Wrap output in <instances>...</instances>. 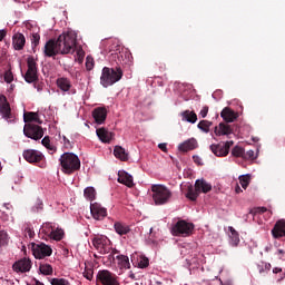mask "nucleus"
<instances>
[{"label":"nucleus","mask_w":285,"mask_h":285,"mask_svg":"<svg viewBox=\"0 0 285 285\" xmlns=\"http://www.w3.org/2000/svg\"><path fill=\"white\" fill-rule=\"evenodd\" d=\"M232 155H233V157H237V158L244 159L245 150H244L243 147L235 146L232 149Z\"/></svg>","instance_id":"nucleus-43"},{"label":"nucleus","mask_w":285,"mask_h":285,"mask_svg":"<svg viewBox=\"0 0 285 285\" xmlns=\"http://www.w3.org/2000/svg\"><path fill=\"white\" fill-rule=\"evenodd\" d=\"M235 193H237V195H239V193H242V187H239V185H236Z\"/></svg>","instance_id":"nucleus-60"},{"label":"nucleus","mask_w":285,"mask_h":285,"mask_svg":"<svg viewBox=\"0 0 285 285\" xmlns=\"http://www.w3.org/2000/svg\"><path fill=\"white\" fill-rule=\"evenodd\" d=\"M193 230H195V225L187 220H178L170 228V233L174 237H190Z\"/></svg>","instance_id":"nucleus-5"},{"label":"nucleus","mask_w":285,"mask_h":285,"mask_svg":"<svg viewBox=\"0 0 285 285\" xmlns=\"http://www.w3.org/2000/svg\"><path fill=\"white\" fill-rule=\"evenodd\" d=\"M220 117L226 121L227 124H233L238 117L239 114L235 112L233 109L226 107L222 110Z\"/></svg>","instance_id":"nucleus-25"},{"label":"nucleus","mask_w":285,"mask_h":285,"mask_svg":"<svg viewBox=\"0 0 285 285\" xmlns=\"http://www.w3.org/2000/svg\"><path fill=\"white\" fill-rule=\"evenodd\" d=\"M12 43L14 50H23V46H26V36H23V33H16L12 38Z\"/></svg>","instance_id":"nucleus-29"},{"label":"nucleus","mask_w":285,"mask_h":285,"mask_svg":"<svg viewBox=\"0 0 285 285\" xmlns=\"http://www.w3.org/2000/svg\"><path fill=\"white\" fill-rule=\"evenodd\" d=\"M159 150L163 153H168V145L166 142H161L158 145Z\"/></svg>","instance_id":"nucleus-55"},{"label":"nucleus","mask_w":285,"mask_h":285,"mask_svg":"<svg viewBox=\"0 0 285 285\" xmlns=\"http://www.w3.org/2000/svg\"><path fill=\"white\" fill-rule=\"evenodd\" d=\"M131 279H135V274H130Z\"/></svg>","instance_id":"nucleus-63"},{"label":"nucleus","mask_w":285,"mask_h":285,"mask_svg":"<svg viewBox=\"0 0 285 285\" xmlns=\"http://www.w3.org/2000/svg\"><path fill=\"white\" fill-rule=\"evenodd\" d=\"M214 132L217 137H224L233 135V128H230V125L226 122H220L218 126L215 127Z\"/></svg>","instance_id":"nucleus-26"},{"label":"nucleus","mask_w":285,"mask_h":285,"mask_svg":"<svg viewBox=\"0 0 285 285\" xmlns=\"http://www.w3.org/2000/svg\"><path fill=\"white\" fill-rule=\"evenodd\" d=\"M39 272L41 273V275H52V273H53L52 265L41 264L39 266Z\"/></svg>","instance_id":"nucleus-42"},{"label":"nucleus","mask_w":285,"mask_h":285,"mask_svg":"<svg viewBox=\"0 0 285 285\" xmlns=\"http://www.w3.org/2000/svg\"><path fill=\"white\" fill-rule=\"evenodd\" d=\"M12 268L14 273H30V268H32V262L29 258H22L16 262Z\"/></svg>","instance_id":"nucleus-16"},{"label":"nucleus","mask_w":285,"mask_h":285,"mask_svg":"<svg viewBox=\"0 0 285 285\" xmlns=\"http://www.w3.org/2000/svg\"><path fill=\"white\" fill-rule=\"evenodd\" d=\"M229 230V239H230V244L232 246H239V233L237 230H235V227L229 226L228 227Z\"/></svg>","instance_id":"nucleus-35"},{"label":"nucleus","mask_w":285,"mask_h":285,"mask_svg":"<svg viewBox=\"0 0 285 285\" xmlns=\"http://www.w3.org/2000/svg\"><path fill=\"white\" fill-rule=\"evenodd\" d=\"M183 120L188 121L189 124H196L197 114L195 111L186 110L181 114Z\"/></svg>","instance_id":"nucleus-36"},{"label":"nucleus","mask_w":285,"mask_h":285,"mask_svg":"<svg viewBox=\"0 0 285 285\" xmlns=\"http://www.w3.org/2000/svg\"><path fill=\"white\" fill-rule=\"evenodd\" d=\"M194 161L197 164V166H202V158L199 156H193Z\"/></svg>","instance_id":"nucleus-56"},{"label":"nucleus","mask_w":285,"mask_h":285,"mask_svg":"<svg viewBox=\"0 0 285 285\" xmlns=\"http://www.w3.org/2000/svg\"><path fill=\"white\" fill-rule=\"evenodd\" d=\"M32 254L36 259H43L45 257H50L52 255V247L41 243L32 245Z\"/></svg>","instance_id":"nucleus-12"},{"label":"nucleus","mask_w":285,"mask_h":285,"mask_svg":"<svg viewBox=\"0 0 285 285\" xmlns=\"http://www.w3.org/2000/svg\"><path fill=\"white\" fill-rule=\"evenodd\" d=\"M250 174L242 175L238 177L239 184L244 190H246V188H248V186L250 185Z\"/></svg>","instance_id":"nucleus-39"},{"label":"nucleus","mask_w":285,"mask_h":285,"mask_svg":"<svg viewBox=\"0 0 285 285\" xmlns=\"http://www.w3.org/2000/svg\"><path fill=\"white\" fill-rule=\"evenodd\" d=\"M16 1H18V3H28V1L30 0H16Z\"/></svg>","instance_id":"nucleus-61"},{"label":"nucleus","mask_w":285,"mask_h":285,"mask_svg":"<svg viewBox=\"0 0 285 285\" xmlns=\"http://www.w3.org/2000/svg\"><path fill=\"white\" fill-rule=\"evenodd\" d=\"M277 255H284V250L278 249V250H277Z\"/></svg>","instance_id":"nucleus-62"},{"label":"nucleus","mask_w":285,"mask_h":285,"mask_svg":"<svg viewBox=\"0 0 285 285\" xmlns=\"http://www.w3.org/2000/svg\"><path fill=\"white\" fill-rule=\"evenodd\" d=\"M0 115L8 124H14L17 121V115L12 112L10 102H8V98L3 95H0Z\"/></svg>","instance_id":"nucleus-8"},{"label":"nucleus","mask_w":285,"mask_h":285,"mask_svg":"<svg viewBox=\"0 0 285 285\" xmlns=\"http://www.w3.org/2000/svg\"><path fill=\"white\" fill-rule=\"evenodd\" d=\"M121 77H124V71H121V69L105 67L100 77V83L104 88H108V86H112L117 83V81H120Z\"/></svg>","instance_id":"nucleus-4"},{"label":"nucleus","mask_w":285,"mask_h":285,"mask_svg":"<svg viewBox=\"0 0 285 285\" xmlns=\"http://www.w3.org/2000/svg\"><path fill=\"white\" fill-rule=\"evenodd\" d=\"M42 146H45V148H47V150H50V153H57V146L50 144V137H45L41 140Z\"/></svg>","instance_id":"nucleus-40"},{"label":"nucleus","mask_w":285,"mask_h":285,"mask_svg":"<svg viewBox=\"0 0 285 285\" xmlns=\"http://www.w3.org/2000/svg\"><path fill=\"white\" fill-rule=\"evenodd\" d=\"M27 72L24 75V81H27V83H35V81H37V79H39V73L37 70V61L35 60V58L29 57L27 60Z\"/></svg>","instance_id":"nucleus-10"},{"label":"nucleus","mask_w":285,"mask_h":285,"mask_svg":"<svg viewBox=\"0 0 285 285\" xmlns=\"http://www.w3.org/2000/svg\"><path fill=\"white\" fill-rule=\"evenodd\" d=\"M96 135L102 144H110L112 139H115V134L112 131H108L106 128L97 129Z\"/></svg>","instance_id":"nucleus-18"},{"label":"nucleus","mask_w":285,"mask_h":285,"mask_svg":"<svg viewBox=\"0 0 285 285\" xmlns=\"http://www.w3.org/2000/svg\"><path fill=\"white\" fill-rule=\"evenodd\" d=\"M4 81L7 83H12V81H14V76L12 75V71L4 72Z\"/></svg>","instance_id":"nucleus-50"},{"label":"nucleus","mask_w":285,"mask_h":285,"mask_svg":"<svg viewBox=\"0 0 285 285\" xmlns=\"http://www.w3.org/2000/svg\"><path fill=\"white\" fill-rule=\"evenodd\" d=\"M61 173L65 175H73L81 169V159L73 153H65L59 158Z\"/></svg>","instance_id":"nucleus-2"},{"label":"nucleus","mask_w":285,"mask_h":285,"mask_svg":"<svg viewBox=\"0 0 285 285\" xmlns=\"http://www.w3.org/2000/svg\"><path fill=\"white\" fill-rule=\"evenodd\" d=\"M6 35H7V32H6V30H0V41H3V39H6Z\"/></svg>","instance_id":"nucleus-57"},{"label":"nucleus","mask_w":285,"mask_h":285,"mask_svg":"<svg viewBox=\"0 0 285 285\" xmlns=\"http://www.w3.org/2000/svg\"><path fill=\"white\" fill-rule=\"evenodd\" d=\"M243 159L245 161H253L256 159L255 151L253 149L245 151Z\"/></svg>","instance_id":"nucleus-48"},{"label":"nucleus","mask_w":285,"mask_h":285,"mask_svg":"<svg viewBox=\"0 0 285 285\" xmlns=\"http://www.w3.org/2000/svg\"><path fill=\"white\" fill-rule=\"evenodd\" d=\"M91 243L100 255H108V253L112 250V243L110 242V238L105 235L94 236Z\"/></svg>","instance_id":"nucleus-7"},{"label":"nucleus","mask_w":285,"mask_h":285,"mask_svg":"<svg viewBox=\"0 0 285 285\" xmlns=\"http://www.w3.org/2000/svg\"><path fill=\"white\" fill-rule=\"evenodd\" d=\"M118 183L124 184V186H127V188H132V186H135L132 176L128 174L126 170L118 171Z\"/></svg>","instance_id":"nucleus-20"},{"label":"nucleus","mask_w":285,"mask_h":285,"mask_svg":"<svg viewBox=\"0 0 285 285\" xmlns=\"http://www.w3.org/2000/svg\"><path fill=\"white\" fill-rule=\"evenodd\" d=\"M198 128H199L200 130H203L204 132H208V130H209L208 121L202 120V121L198 124Z\"/></svg>","instance_id":"nucleus-51"},{"label":"nucleus","mask_w":285,"mask_h":285,"mask_svg":"<svg viewBox=\"0 0 285 285\" xmlns=\"http://www.w3.org/2000/svg\"><path fill=\"white\" fill-rule=\"evenodd\" d=\"M199 115L203 119H206V117L208 116V107H203Z\"/></svg>","instance_id":"nucleus-54"},{"label":"nucleus","mask_w":285,"mask_h":285,"mask_svg":"<svg viewBox=\"0 0 285 285\" xmlns=\"http://www.w3.org/2000/svg\"><path fill=\"white\" fill-rule=\"evenodd\" d=\"M41 233L55 242H61L66 236V232L52 223H45L41 227Z\"/></svg>","instance_id":"nucleus-6"},{"label":"nucleus","mask_w":285,"mask_h":285,"mask_svg":"<svg viewBox=\"0 0 285 285\" xmlns=\"http://www.w3.org/2000/svg\"><path fill=\"white\" fill-rule=\"evenodd\" d=\"M197 139L189 138L178 145L179 153H190V150H196L198 148Z\"/></svg>","instance_id":"nucleus-17"},{"label":"nucleus","mask_w":285,"mask_h":285,"mask_svg":"<svg viewBox=\"0 0 285 285\" xmlns=\"http://www.w3.org/2000/svg\"><path fill=\"white\" fill-rule=\"evenodd\" d=\"M45 55L46 57H56V55H61V52L59 51V45L57 43V41L55 42V40H49L45 45Z\"/></svg>","instance_id":"nucleus-19"},{"label":"nucleus","mask_w":285,"mask_h":285,"mask_svg":"<svg viewBox=\"0 0 285 285\" xmlns=\"http://www.w3.org/2000/svg\"><path fill=\"white\" fill-rule=\"evenodd\" d=\"M23 159L28 161V164H39V161H43L45 156L41 151L35 149H26L22 153Z\"/></svg>","instance_id":"nucleus-15"},{"label":"nucleus","mask_w":285,"mask_h":285,"mask_svg":"<svg viewBox=\"0 0 285 285\" xmlns=\"http://www.w3.org/2000/svg\"><path fill=\"white\" fill-rule=\"evenodd\" d=\"M222 285H232V284H230V283H225V284H224V283H222Z\"/></svg>","instance_id":"nucleus-64"},{"label":"nucleus","mask_w":285,"mask_h":285,"mask_svg":"<svg viewBox=\"0 0 285 285\" xmlns=\"http://www.w3.org/2000/svg\"><path fill=\"white\" fill-rule=\"evenodd\" d=\"M185 197H187V199H189L190 202H197V198L199 197V191H197V189L193 187V185H188Z\"/></svg>","instance_id":"nucleus-34"},{"label":"nucleus","mask_w":285,"mask_h":285,"mask_svg":"<svg viewBox=\"0 0 285 285\" xmlns=\"http://www.w3.org/2000/svg\"><path fill=\"white\" fill-rule=\"evenodd\" d=\"M9 242H10V236L8 235V232L0 230V246H8Z\"/></svg>","instance_id":"nucleus-44"},{"label":"nucleus","mask_w":285,"mask_h":285,"mask_svg":"<svg viewBox=\"0 0 285 285\" xmlns=\"http://www.w3.org/2000/svg\"><path fill=\"white\" fill-rule=\"evenodd\" d=\"M273 273H274L275 275H277V274L282 273V268H281V267H274V268H273Z\"/></svg>","instance_id":"nucleus-59"},{"label":"nucleus","mask_w":285,"mask_h":285,"mask_svg":"<svg viewBox=\"0 0 285 285\" xmlns=\"http://www.w3.org/2000/svg\"><path fill=\"white\" fill-rule=\"evenodd\" d=\"M136 259H137V265L139 266V268H147V266L150 264V261L148 259V257H146L144 255L134 254L131 256V262H135Z\"/></svg>","instance_id":"nucleus-31"},{"label":"nucleus","mask_w":285,"mask_h":285,"mask_svg":"<svg viewBox=\"0 0 285 285\" xmlns=\"http://www.w3.org/2000/svg\"><path fill=\"white\" fill-rule=\"evenodd\" d=\"M195 188H196V193H198V195L202 193L207 194L213 190V185H210V183L206 181L203 178V179H197L195 181Z\"/></svg>","instance_id":"nucleus-24"},{"label":"nucleus","mask_w":285,"mask_h":285,"mask_svg":"<svg viewBox=\"0 0 285 285\" xmlns=\"http://www.w3.org/2000/svg\"><path fill=\"white\" fill-rule=\"evenodd\" d=\"M272 235L275 239H279V237H285V220L284 219L276 222L274 228L272 229Z\"/></svg>","instance_id":"nucleus-27"},{"label":"nucleus","mask_w":285,"mask_h":285,"mask_svg":"<svg viewBox=\"0 0 285 285\" xmlns=\"http://www.w3.org/2000/svg\"><path fill=\"white\" fill-rule=\"evenodd\" d=\"M76 53L78 57V61H83V57H86V51H83V49L78 48L76 49Z\"/></svg>","instance_id":"nucleus-52"},{"label":"nucleus","mask_w":285,"mask_h":285,"mask_svg":"<svg viewBox=\"0 0 285 285\" xmlns=\"http://www.w3.org/2000/svg\"><path fill=\"white\" fill-rule=\"evenodd\" d=\"M107 117H108V110H106V108L104 107H98L92 111V118L99 126H101V124L106 121Z\"/></svg>","instance_id":"nucleus-22"},{"label":"nucleus","mask_w":285,"mask_h":285,"mask_svg":"<svg viewBox=\"0 0 285 285\" xmlns=\"http://www.w3.org/2000/svg\"><path fill=\"white\" fill-rule=\"evenodd\" d=\"M83 195L88 199V202H95L97 197V190H95V187H87L83 190Z\"/></svg>","instance_id":"nucleus-38"},{"label":"nucleus","mask_w":285,"mask_h":285,"mask_svg":"<svg viewBox=\"0 0 285 285\" xmlns=\"http://www.w3.org/2000/svg\"><path fill=\"white\" fill-rule=\"evenodd\" d=\"M23 134L35 141H39L43 137V129L35 124H26L23 127Z\"/></svg>","instance_id":"nucleus-11"},{"label":"nucleus","mask_w":285,"mask_h":285,"mask_svg":"<svg viewBox=\"0 0 285 285\" xmlns=\"http://www.w3.org/2000/svg\"><path fill=\"white\" fill-rule=\"evenodd\" d=\"M82 275L86 279H88L89 282H92V277H95V269L87 266L85 267Z\"/></svg>","instance_id":"nucleus-46"},{"label":"nucleus","mask_w":285,"mask_h":285,"mask_svg":"<svg viewBox=\"0 0 285 285\" xmlns=\"http://www.w3.org/2000/svg\"><path fill=\"white\" fill-rule=\"evenodd\" d=\"M90 213L96 222H101L108 217V209H106V207L101 206L99 203H94L90 205Z\"/></svg>","instance_id":"nucleus-13"},{"label":"nucleus","mask_w":285,"mask_h":285,"mask_svg":"<svg viewBox=\"0 0 285 285\" xmlns=\"http://www.w3.org/2000/svg\"><path fill=\"white\" fill-rule=\"evenodd\" d=\"M31 285H45V284L41 283L39 279L33 278V279L31 281Z\"/></svg>","instance_id":"nucleus-58"},{"label":"nucleus","mask_w":285,"mask_h":285,"mask_svg":"<svg viewBox=\"0 0 285 285\" xmlns=\"http://www.w3.org/2000/svg\"><path fill=\"white\" fill-rule=\"evenodd\" d=\"M86 68L87 70H92L95 68V59L90 56L86 58Z\"/></svg>","instance_id":"nucleus-49"},{"label":"nucleus","mask_w":285,"mask_h":285,"mask_svg":"<svg viewBox=\"0 0 285 285\" xmlns=\"http://www.w3.org/2000/svg\"><path fill=\"white\" fill-rule=\"evenodd\" d=\"M49 282L51 285H70V281L61 277L50 278Z\"/></svg>","instance_id":"nucleus-45"},{"label":"nucleus","mask_w":285,"mask_h":285,"mask_svg":"<svg viewBox=\"0 0 285 285\" xmlns=\"http://www.w3.org/2000/svg\"><path fill=\"white\" fill-rule=\"evenodd\" d=\"M173 198V191L166 185H151V199L156 206H164Z\"/></svg>","instance_id":"nucleus-3"},{"label":"nucleus","mask_w":285,"mask_h":285,"mask_svg":"<svg viewBox=\"0 0 285 285\" xmlns=\"http://www.w3.org/2000/svg\"><path fill=\"white\" fill-rule=\"evenodd\" d=\"M57 43L60 55H72L77 48V33L72 30L65 31L58 37Z\"/></svg>","instance_id":"nucleus-1"},{"label":"nucleus","mask_w":285,"mask_h":285,"mask_svg":"<svg viewBox=\"0 0 285 285\" xmlns=\"http://www.w3.org/2000/svg\"><path fill=\"white\" fill-rule=\"evenodd\" d=\"M56 86L61 90V92H71L72 91V81L69 78L60 77L56 80Z\"/></svg>","instance_id":"nucleus-21"},{"label":"nucleus","mask_w":285,"mask_h":285,"mask_svg":"<svg viewBox=\"0 0 285 285\" xmlns=\"http://www.w3.org/2000/svg\"><path fill=\"white\" fill-rule=\"evenodd\" d=\"M43 210V200L41 198H37L31 207V213H41Z\"/></svg>","instance_id":"nucleus-41"},{"label":"nucleus","mask_w":285,"mask_h":285,"mask_svg":"<svg viewBox=\"0 0 285 285\" xmlns=\"http://www.w3.org/2000/svg\"><path fill=\"white\" fill-rule=\"evenodd\" d=\"M114 155L116 159H119L120 161H128V153L121 146H116L114 148Z\"/></svg>","instance_id":"nucleus-32"},{"label":"nucleus","mask_w":285,"mask_h":285,"mask_svg":"<svg viewBox=\"0 0 285 285\" xmlns=\"http://www.w3.org/2000/svg\"><path fill=\"white\" fill-rule=\"evenodd\" d=\"M256 213H258V215H266L267 218L273 216V212L266 207H258Z\"/></svg>","instance_id":"nucleus-47"},{"label":"nucleus","mask_w":285,"mask_h":285,"mask_svg":"<svg viewBox=\"0 0 285 285\" xmlns=\"http://www.w3.org/2000/svg\"><path fill=\"white\" fill-rule=\"evenodd\" d=\"M23 119L26 124H30V121H36V124H41V120L39 119V114L37 112H26L23 116Z\"/></svg>","instance_id":"nucleus-37"},{"label":"nucleus","mask_w":285,"mask_h":285,"mask_svg":"<svg viewBox=\"0 0 285 285\" xmlns=\"http://www.w3.org/2000/svg\"><path fill=\"white\" fill-rule=\"evenodd\" d=\"M26 28L27 30H30L31 43L37 46L39 41H41V36L39 35V27L27 23Z\"/></svg>","instance_id":"nucleus-28"},{"label":"nucleus","mask_w":285,"mask_h":285,"mask_svg":"<svg viewBox=\"0 0 285 285\" xmlns=\"http://www.w3.org/2000/svg\"><path fill=\"white\" fill-rule=\"evenodd\" d=\"M96 285H119V281H117V275L110 271L102 269L96 276Z\"/></svg>","instance_id":"nucleus-9"},{"label":"nucleus","mask_w":285,"mask_h":285,"mask_svg":"<svg viewBox=\"0 0 285 285\" xmlns=\"http://www.w3.org/2000/svg\"><path fill=\"white\" fill-rule=\"evenodd\" d=\"M116 262L120 271H128L130 268V258L126 255H118Z\"/></svg>","instance_id":"nucleus-30"},{"label":"nucleus","mask_w":285,"mask_h":285,"mask_svg":"<svg viewBox=\"0 0 285 285\" xmlns=\"http://www.w3.org/2000/svg\"><path fill=\"white\" fill-rule=\"evenodd\" d=\"M24 233H26V235H28V237H30V238L35 237V229H33L32 227H30V226H27V227L24 228Z\"/></svg>","instance_id":"nucleus-53"},{"label":"nucleus","mask_w":285,"mask_h":285,"mask_svg":"<svg viewBox=\"0 0 285 285\" xmlns=\"http://www.w3.org/2000/svg\"><path fill=\"white\" fill-rule=\"evenodd\" d=\"M102 46L106 52H111V55H117L119 52V42L117 39H107L102 41Z\"/></svg>","instance_id":"nucleus-23"},{"label":"nucleus","mask_w":285,"mask_h":285,"mask_svg":"<svg viewBox=\"0 0 285 285\" xmlns=\"http://www.w3.org/2000/svg\"><path fill=\"white\" fill-rule=\"evenodd\" d=\"M114 228L118 235H128L130 233V227L120 222L115 223Z\"/></svg>","instance_id":"nucleus-33"},{"label":"nucleus","mask_w":285,"mask_h":285,"mask_svg":"<svg viewBox=\"0 0 285 285\" xmlns=\"http://www.w3.org/2000/svg\"><path fill=\"white\" fill-rule=\"evenodd\" d=\"M233 141L219 142L217 145H212L210 150L216 155V157H226L233 146Z\"/></svg>","instance_id":"nucleus-14"}]
</instances>
